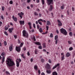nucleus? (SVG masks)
Here are the masks:
<instances>
[{
    "label": "nucleus",
    "instance_id": "obj_37",
    "mask_svg": "<svg viewBox=\"0 0 75 75\" xmlns=\"http://www.w3.org/2000/svg\"><path fill=\"white\" fill-rule=\"evenodd\" d=\"M41 21H42V22H43V20H42V19H40L38 21H39V22H40Z\"/></svg>",
    "mask_w": 75,
    "mask_h": 75
},
{
    "label": "nucleus",
    "instance_id": "obj_26",
    "mask_svg": "<svg viewBox=\"0 0 75 75\" xmlns=\"http://www.w3.org/2000/svg\"><path fill=\"white\" fill-rule=\"evenodd\" d=\"M23 45V43H21V44L19 46V47H22V46Z\"/></svg>",
    "mask_w": 75,
    "mask_h": 75
},
{
    "label": "nucleus",
    "instance_id": "obj_40",
    "mask_svg": "<svg viewBox=\"0 0 75 75\" xmlns=\"http://www.w3.org/2000/svg\"><path fill=\"white\" fill-rule=\"evenodd\" d=\"M4 34H5V35H6L7 36L8 35V34H7V32L5 31L4 32Z\"/></svg>",
    "mask_w": 75,
    "mask_h": 75
},
{
    "label": "nucleus",
    "instance_id": "obj_61",
    "mask_svg": "<svg viewBox=\"0 0 75 75\" xmlns=\"http://www.w3.org/2000/svg\"><path fill=\"white\" fill-rule=\"evenodd\" d=\"M37 27L38 29H39V28H40V26H39V25H37Z\"/></svg>",
    "mask_w": 75,
    "mask_h": 75
},
{
    "label": "nucleus",
    "instance_id": "obj_52",
    "mask_svg": "<svg viewBox=\"0 0 75 75\" xmlns=\"http://www.w3.org/2000/svg\"><path fill=\"white\" fill-rule=\"evenodd\" d=\"M67 13L68 15H69V11H67Z\"/></svg>",
    "mask_w": 75,
    "mask_h": 75
},
{
    "label": "nucleus",
    "instance_id": "obj_64",
    "mask_svg": "<svg viewBox=\"0 0 75 75\" xmlns=\"http://www.w3.org/2000/svg\"><path fill=\"white\" fill-rule=\"evenodd\" d=\"M41 75H45V74L43 72H42L41 73Z\"/></svg>",
    "mask_w": 75,
    "mask_h": 75
},
{
    "label": "nucleus",
    "instance_id": "obj_30",
    "mask_svg": "<svg viewBox=\"0 0 75 75\" xmlns=\"http://www.w3.org/2000/svg\"><path fill=\"white\" fill-rule=\"evenodd\" d=\"M43 48H45L46 47V46H45V43H43Z\"/></svg>",
    "mask_w": 75,
    "mask_h": 75
},
{
    "label": "nucleus",
    "instance_id": "obj_28",
    "mask_svg": "<svg viewBox=\"0 0 75 75\" xmlns=\"http://www.w3.org/2000/svg\"><path fill=\"white\" fill-rule=\"evenodd\" d=\"M72 50H73V48L72 47H70L69 49V51H72Z\"/></svg>",
    "mask_w": 75,
    "mask_h": 75
},
{
    "label": "nucleus",
    "instance_id": "obj_49",
    "mask_svg": "<svg viewBox=\"0 0 75 75\" xmlns=\"http://www.w3.org/2000/svg\"><path fill=\"white\" fill-rule=\"evenodd\" d=\"M47 30H48V28H49V27H48V26H47L46 27Z\"/></svg>",
    "mask_w": 75,
    "mask_h": 75
},
{
    "label": "nucleus",
    "instance_id": "obj_18",
    "mask_svg": "<svg viewBox=\"0 0 75 75\" xmlns=\"http://www.w3.org/2000/svg\"><path fill=\"white\" fill-rule=\"evenodd\" d=\"M35 44H36V45H41V43L40 42H36L35 43Z\"/></svg>",
    "mask_w": 75,
    "mask_h": 75
},
{
    "label": "nucleus",
    "instance_id": "obj_60",
    "mask_svg": "<svg viewBox=\"0 0 75 75\" xmlns=\"http://www.w3.org/2000/svg\"><path fill=\"white\" fill-rule=\"evenodd\" d=\"M57 42H58V40H56V41H55V44H57Z\"/></svg>",
    "mask_w": 75,
    "mask_h": 75
},
{
    "label": "nucleus",
    "instance_id": "obj_51",
    "mask_svg": "<svg viewBox=\"0 0 75 75\" xmlns=\"http://www.w3.org/2000/svg\"><path fill=\"white\" fill-rule=\"evenodd\" d=\"M72 11H74L75 10V8H74L72 7Z\"/></svg>",
    "mask_w": 75,
    "mask_h": 75
},
{
    "label": "nucleus",
    "instance_id": "obj_54",
    "mask_svg": "<svg viewBox=\"0 0 75 75\" xmlns=\"http://www.w3.org/2000/svg\"><path fill=\"white\" fill-rule=\"evenodd\" d=\"M33 27H34L35 28V24L33 23Z\"/></svg>",
    "mask_w": 75,
    "mask_h": 75
},
{
    "label": "nucleus",
    "instance_id": "obj_41",
    "mask_svg": "<svg viewBox=\"0 0 75 75\" xmlns=\"http://www.w3.org/2000/svg\"><path fill=\"white\" fill-rule=\"evenodd\" d=\"M5 28L6 31V30H7L8 29V28L7 27V26H5Z\"/></svg>",
    "mask_w": 75,
    "mask_h": 75
},
{
    "label": "nucleus",
    "instance_id": "obj_36",
    "mask_svg": "<svg viewBox=\"0 0 75 75\" xmlns=\"http://www.w3.org/2000/svg\"><path fill=\"white\" fill-rule=\"evenodd\" d=\"M17 59L18 60V61H19V62H21V59Z\"/></svg>",
    "mask_w": 75,
    "mask_h": 75
},
{
    "label": "nucleus",
    "instance_id": "obj_13",
    "mask_svg": "<svg viewBox=\"0 0 75 75\" xmlns=\"http://www.w3.org/2000/svg\"><path fill=\"white\" fill-rule=\"evenodd\" d=\"M53 9V6H52V5H50V8H49L50 11H52V10Z\"/></svg>",
    "mask_w": 75,
    "mask_h": 75
},
{
    "label": "nucleus",
    "instance_id": "obj_12",
    "mask_svg": "<svg viewBox=\"0 0 75 75\" xmlns=\"http://www.w3.org/2000/svg\"><path fill=\"white\" fill-rule=\"evenodd\" d=\"M12 18L15 21H17V18L14 17V15L13 16Z\"/></svg>",
    "mask_w": 75,
    "mask_h": 75
},
{
    "label": "nucleus",
    "instance_id": "obj_14",
    "mask_svg": "<svg viewBox=\"0 0 75 75\" xmlns=\"http://www.w3.org/2000/svg\"><path fill=\"white\" fill-rule=\"evenodd\" d=\"M16 62L17 67H19V66H20V63L19 62H18L17 60L16 61Z\"/></svg>",
    "mask_w": 75,
    "mask_h": 75
},
{
    "label": "nucleus",
    "instance_id": "obj_29",
    "mask_svg": "<svg viewBox=\"0 0 75 75\" xmlns=\"http://www.w3.org/2000/svg\"><path fill=\"white\" fill-rule=\"evenodd\" d=\"M41 62H44L45 60H44V59H43V58H42L41 59Z\"/></svg>",
    "mask_w": 75,
    "mask_h": 75
},
{
    "label": "nucleus",
    "instance_id": "obj_15",
    "mask_svg": "<svg viewBox=\"0 0 75 75\" xmlns=\"http://www.w3.org/2000/svg\"><path fill=\"white\" fill-rule=\"evenodd\" d=\"M70 55V54L68 52L66 53V57H69Z\"/></svg>",
    "mask_w": 75,
    "mask_h": 75
},
{
    "label": "nucleus",
    "instance_id": "obj_55",
    "mask_svg": "<svg viewBox=\"0 0 75 75\" xmlns=\"http://www.w3.org/2000/svg\"><path fill=\"white\" fill-rule=\"evenodd\" d=\"M61 8L62 10H63V9H64V6H61Z\"/></svg>",
    "mask_w": 75,
    "mask_h": 75
},
{
    "label": "nucleus",
    "instance_id": "obj_21",
    "mask_svg": "<svg viewBox=\"0 0 75 75\" xmlns=\"http://www.w3.org/2000/svg\"><path fill=\"white\" fill-rule=\"evenodd\" d=\"M21 57H22L23 58H24V59H25V56H24V54H21Z\"/></svg>",
    "mask_w": 75,
    "mask_h": 75
},
{
    "label": "nucleus",
    "instance_id": "obj_53",
    "mask_svg": "<svg viewBox=\"0 0 75 75\" xmlns=\"http://www.w3.org/2000/svg\"><path fill=\"white\" fill-rule=\"evenodd\" d=\"M33 40H34V41H35L36 40L35 39V36H33Z\"/></svg>",
    "mask_w": 75,
    "mask_h": 75
},
{
    "label": "nucleus",
    "instance_id": "obj_47",
    "mask_svg": "<svg viewBox=\"0 0 75 75\" xmlns=\"http://www.w3.org/2000/svg\"><path fill=\"white\" fill-rule=\"evenodd\" d=\"M6 73L7 74H8V75H10V73H9V72L8 71H6Z\"/></svg>",
    "mask_w": 75,
    "mask_h": 75
},
{
    "label": "nucleus",
    "instance_id": "obj_22",
    "mask_svg": "<svg viewBox=\"0 0 75 75\" xmlns=\"http://www.w3.org/2000/svg\"><path fill=\"white\" fill-rule=\"evenodd\" d=\"M12 50H13V46H11L9 47V50L11 51H12Z\"/></svg>",
    "mask_w": 75,
    "mask_h": 75
},
{
    "label": "nucleus",
    "instance_id": "obj_19",
    "mask_svg": "<svg viewBox=\"0 0 75 75\" xmlns=\"http://www.w3.org/2000/svg\"><path fill=\"white\" fill-rule=\"evenodd\" d=\"M34 14L35 16H38V13L36 12H34Z\"/></svg>",
    "mask_w": 75,
    "mask_h": 75
},
{
    "label": "nucleus",
    "instance_id": "obj_2",
    "mask_svg": "<svg viewBox=\"0 0 75 75\" xmlns=\"http://www.w3.org/2000/svg\"><path fill=\"white\" fill-rule=\"evenodd\" d=\"M60 31L61 33L63 34H64V35H67V32L65 29L63 28L61 29Z\"/></svg>",
    "mask_w": 75,
    "mask_h": 75
},
{
    "label": "nucleus",
    "instance_id": "obj_5",
    "mask_svg": "<svg viewBox=\"0 0 75 75\" xmlns=\"http://www.w3.org/2000/svg\"><path fill=\"white\" fill-rule=\"evenodd\" d=\"M47 2L49 5L53 4V0H47Z\"/></svg>",
    "mask_w": 75,
    "mask_h": 75
},
{
    "label": "nucleus",
    "instance_id": "obj_39",
    "mask_svg": "<svg viewBox=\"0 0 75 75\" xmlns=\"http://www.w3.org/2000/svg\"><path fill=\"white\" fill-rule=\"evenodd\" d=\"M69 35H70V36H72V32H70L69 33Z\"/></svg>",
    "mask_w": 75,
    "mask_h": 75
},
{
    "label": "nucleus",
    "instance_id": "obj_48",
    "mask_svg": "<svg viewBox=\"0 0 75 75\" xmlns=\"http://www.w3.org/2000/svg\"><path fill=\"white\" fill-rule=\"evenodd\" d=\"M27 55L28 56H30V52H28Z\"/></svg>",
    "mask_w": 75,
    "mask_h": 75
},
{
    "label": "nucleus",
    "instance_id": "obj_9",
    "mask_svg": "<svg viewBox=\"0 0 75 75\" xmlns=\"http://www.w3.org/2000/svg\"><path fill=\"white\" fill-rule=\"evenodd\" d=\"M13 30L14 29L13 28H11L9 29L8 30L10 33H11L13 32Z\"/></svg>",
    "mask_w": 75,
    "mask_h": 75
},
{
    "label": "nucleus",
    "instance_id": "obj_33",
    "mask_svg": "<svg viewBox=\"0 0 75 75\" xmlns=\"http://www.w3.org/2000/svg\"><path fill=\"white\" fill-rule=\"evenodd\" d=\"M4 46H6V45H7V42L4 41Z\"/></svg>",
    "mask_w": 75,
    "mask_h": 75
},
{
    "label": "nucleus",
    "instance_id": "obj_6",
    "mask_svg": "<svg viewBox=\"0 0 75 75\" xmlns=\"http://www.w3.org/2000/svg\"><path fill=\"white\" fill-rule=\"evenodd\" d=\"M57 22L58 23V27H61V26H62V24L61 23V21H60L59 20V19L57 20Z\"/></svg>",
    "mask_w": 75,
    "mask_h": 75
},
{
    "label": "nucleus",
    "instance_id": "obj_1",
    "mask_svg": "<svg viewBox=\"0 0 75 75\" xmlns=\"http://www.w3.org/2000/svg\"><path fill=\"white\" fill-rule=\"evenodd\" d=\"M6 64L8 67H12V66L15 65V64L14 63V62L11 61V60L10 59L6 61Z\"/></svg>",
    "mask_w": 75,
    "mask_h": 75
},
{
    "label": "nucleus",
    "instance_id": "obj_45",
    "mask_svg": "<svg viewBox=\"0 0 75 75\" xmlns=\"http://www.w3.org/2000/svg\"><path fill=\"white\" fill-rule=\"evenodd\" d=\"M2 24H3L2 22L1 21H0V27H1V26Z\"/></svg>",
    "mask_w": 75,
    "mask_h": 75
},
{
    "label": "nucleus",
    "instance_id": "obj_46",
    "mask_svg": "<svg viewBox=\"0 0 75 75\" xmlns=\"http://www.w3.org/2000/svg\"><path fill=\"white\" fill-rule=\"evenodd\" d=\"M10 4H13V1H10Z\"/></svg>",
    "mask_w": 75,
    "mask_h": 75
},
{
    "label": "nucleus",
    "instance_id": "obj_17",
    "mask_svg": "<svg viewBox=\"0 0 75 75\" xmlns=\"http://www.w3.org/2000/svg\"><path fill=\"white\" fill-rule=\"evenodd\" d=\"M34 69L36 70V71H38V66H37L35 65L34 66Z\"/></svg>",
    "mask_w": 75,
    "mask_h": 75
},
{
    "label": "nucleus",
    "instance_id": "obj_35",
    "mask_svg": "<svg viewBox=\"0 0 75 75\" xmlns=\"http://www.w3.org/2000/svg\"><path fill=\"white\" fill-rule=\"evenodd\" d=\"M47 67H48V68H50V64H47Z\"/></svg>",
    "mask_w": 75,
    "mask_h": 75
},
{
    "label": "nucleus",
    "instance_id": "obj_63",
    "mask_svg": "<svg viewBox=\"0 0 75 75\" xmlns=\"http://www.w3.org/2000/svg\"><path fill=\"white\" fill-rule=\"evenodd\" d=\"M14 37L15 38H17V35H14Z\"/></svg>",
    "mask_w": 75,
    "mask_h": 75
},
{
    "label": "nucleus",
    "instance_id": "obj_20",
    "mask_svg": "<svg viewBox=\"0 0 75 75\" xmlns=\"http://www.w3.org/2000/svg\"><path fill=\"white\" fill-rule=\"evenodd\" d=\"M52 75H57V73L56 71L53 72L52 73Z\"/></svg>",
    "mask_w": 75,
    "mask_h": 75
},
{
    "label": "nucleus",
    "instance_id": "obj_11",
    "mask_svg": "<svg viewBox=\"0 0 75 75\" xmlns=\"http://www.w3.org/2000/svg\"><path fill=\"white\" fill-rule=\"evenodd\" d=\"M19 23H20L21 25H24V21H19Z\"/></svg>",
    "mask_w": 75,
    "mask_h": 75
},
{
    "label": "nucleus",
    "instance_id": "obj_43",
    "mask_svg": "<svg viewBox=\"0 0 75 75\" xmlns=\"http://www.w3.org/2000/svg\"><path fill=\"white\" fill-rule=\"evenodd\" d=\"M38 73L39 74H41V72L40 71V69L38 70Z\"/></svg>",
    "mask_w": 75,
    "mask_h": 75
},
{
    "label": "nucleus",
    "instance_id": "obj_34",
    "mask_svg": "<svg viewBox=\"0 0 75 75\" xmlns=\"http://www.w3.org/2000/svg\"><path fill=\"white\" fill-rule=\"evenodd\" d=\"M52 37H53V35L52 33H51L50 35V37L51 38H52Z\"/></svg>",
    "mask_w": 75,
    "mask_h": 75
},
{
    "label": "nucleus",
    "instance_id": "obj_3",
    "mask_svg": "<svg viewBox=\"0 0 75 75\" xmlns=\"http://www.w3.org/2000/svg\"><path fill=\"white\" fill-rule=\"evenodd\" d=\"M1 56H3L2 59V62H1L2 64H3L4 62V59H5V57H6V54H5V52H2L1 54Z\"/></svg>",
    "mask_w": 75,
    "mask_h": 75
},
{
    "label": "nucleus",
    "instance_id": "obj_50",
    "mask_svg": "<svg viewBox=\"0 0 75 75\" xmlns=\"http://www.w3.org/2000/svg\"><path fill=\"white\" fill-rule=\"evenodd\" d=\"M69 44H71V42L70 41H68Z\"/></svg>",
    "mask_w": 75,
    "mask_h": 75
},
{
    "label": "nucleus",
    "instance_id": "obj_56",
    "mask_svg": "<svg viewBox=\"0 0 75 75\" xmlns=\"http://www.w3.org/2000/svg\"><path fill=\"white\" fill-rule=\"evenodd\" d=\"M30 61L31 62H32L33 61V59L31 58L30 59Z\"/></svg>",
    "mask_w": 75,
    "mask_h": 75
},
{
    "label": "nucleus",
    "instance_id": "obj_23",
    "mask_svg": "<svg viewBox=\"0 0 75 75\" xmlns=\"http://www.w3.org/2000/svg\"><path fill=\"white\" fill-rule=\"evenodd\" d=\"M46 72L47 74H51V71H50L48 70H47Z\"/></svg>",
    "mask_w": 75,
    "mask_h": 75
},
{
    "label": "nucleus",
    "instance_id": "obj_38",
    "mask_svg": "<svg viewBox=\"0 0 75 75\" xmlns=\"http://www.w3.org/2000/svg\"><path fill=\"white\" fill-rule=\"evenodd\" d=\"M42 2L43 5L44 4V0H42Z\"/></svg>",
    "mask_w": 75,
    "mask_h": 75
},
{
    "label": "nucleus",
    "instance_id": "obj_10",
    "mask_svg": "<svg viewBox=\"0 0 75 75\" xmlns=\"http://www.w3.org/2000/svg\"><path fill=\"white\" fill-rule=\"evenodd\" d=\"M59 66V64L58 63L57 64H56L55 66H54L53 68L52 69H55V68H56L57 67H58Z\"/></svg>",
    "mask_w": 75,
    "mask_h": 75
},
{
    "label": "nucleus",
    "instance_id": "obj_59",
    "mask_svg": "<svg viewBox=\"0 0 75 75\" xmlns=\"http://www.w3.org/2000/svg\"><path fill=\"white\" fill-rule=\"evenodd\" d=\"M2 10L3 11L4 10V7H2Z\"/></svg>",
    "mask_w": 75,
    "mask_h": 75
},
{
    "label": "nucleus",
    "instance_id": "obj_16",
    "mask_svg": "<svg viewBox=\"0 0 75 75\" xmlns=\"http://www.w3.org/2000/svg\"><path fill=\"white\" fill-rule=\"evenodd\" d=\"M46 23V24L47 25H51V23L50 21H47Z\"/></svg>",
    "mask_w": 75,
    "mask_h": 75
},
{
    "label": "nucleus",
    "instance_id": "obj_44",
    "mask_svg": "<svg viewBox=\"0 0 75 75\" xmlns=\"http://www.w3.org/2000/svg\"><path fill=\"white\" fill-rule=\"evenodd\" d=\"M28 25H29V26H31V24L30 22H29L28 23Z\"/></svg>",
    "mask_w": 75,
    "mask_h": 75
},
{
    "label": "nucleus",
    "instance_id": "obj_62",
    "mask_svg": "<svg viewBox=\"0 0 75 75\" xmlns=\"http://www.w3.org/2000/svg\"><path fill=\"white\" fill-rule=\"evenodd\" d=\"M69 31H71V28H70L69 29Z\"/></svg>",
    "mask_w": 75,
    "mask_h": 75
},
{
    "label": "nucleus",
    "instance_id": "obj_8",
    "mask_svg": "<svg viewBox=\"0 0 75 75\" xmlns=\"http://www.w3.org/2000/svg\"><path fill=\"white\" fill-rule=\"evenodd\" d=\"M18 16H19V17L21 18H23L22 16H24V13H23V12H21L20 13H18Z\"/></svg>",
    "mask_w": 75,
    "mask_h": 75
},
{
    "label": "nucleus",
    "instance_id": "obj_31",
    "mask_svg": "<svg viewBox=\"0 0 75 75\" xmlns=\"http://www.w3.org/2000/svg\"><path fill=\"white\" fill-rule=\"evenodd\" d=\"M18 44H20L21 43V41L20 40L18 39Z\"/></svg>",
    "mask_w": 75,
    "mask_h": 75
},
{
    "label": "nucleus",
    "instance_id": "obj_32",
    "mask_svg": "<svg viewBox=\"0 0 75 75\" xmlns=\"http://www.w3.org/2000/svg\"><path fill=\"white\" fill-rule=\"evenodd\" d=\"M38 48L39 49H40V50H41L42 49V46L40 45L38 47Z\"/></svg>",
    "mask_w": 75,
    "mask_h": 75
},
{
    "label": "nucleus",
    "instance_id": "obj_27",
    "mask_svg": "<svg viewBox=\"0 0 75 75\" xmlns=\"http://www.w3.org/2000/svg\"><path fill=\"white\" fill-rule=\"evenodd\" d=\"M39 31L40 33H42V28H40Z\"/></svg>",
    "mask_w": 75,
    "mask_h": 75
},
{
    "label": "nucleus",
    "instance_id": "obj_4",
    "mask_svg": "<svg viewBox=\"0 0 75 75\" xmlns=\"http://www.w3.org/2000/svg\"><path fill=\"white\" fill-rule=\"evenodd\" d=\"M23 35L24 36V37H26V38H28V33L26 32L25 30H23Z\"/></svg>",
    "mask_w": 75,
    "mask_h": 75
},
{
    "label": "nucleus",
    "instance_id": "obj_57",
    "mask_svg": "<svg viewBox=\"0 0 75 75\" xmlns=\"http://www.w3.org/2000/svg\"><path fill=\"white\" fill-rule=\"evenodd\" d=\"M1 19H2L3 20L4 18H3V16H1Z\"/></svg>",
    "mask_w": 75,
    "mask_h": 75
},
{
    "label": "nucleus",
    "instance_id": "obj_25",
    "mask_svg": "<svg viewBox=\"0 0 75 75\" xmlns=\"http://www.w3.org/2000/svg\"><path fill=\"white\" fill-rule=\"evenodd\" d=\"M58 36L57 35H56L55 36V38H54V39L55 40H57V39H58Z\"/></svg>",
    "mask_w": 75,
    "mask_h": 75
},
{
    "label": "nucleus",
    "instance_id": "obj_24",
    "mask_svg": "<svg viewBox=\"0 0 75 75\" xmlns=\"http://www.w3.org/2000/svg\"><path fill=\"white\" fill-rule=\"evenodd\" d=\"M65 56L64 55L63 56H61V58H62V61H63L64 59V56Z\"/></svg>",
    "mask_w": 75,
    "mask_h": 75
},
{
    "label": "nucleus",
    "instance_id": "obj_42",
    "mask_svg": "<svg viewBox=\"0 0 75 75\" xmlns=\"http://www.w3.org/2000/svg\"><path fill=\"white\" fill-rule=\"evenodd\" d=\"M38 23H39V24H40V25H42V23H41V22H39V21H38Z\"/></svg>",
    "mask_w": 75,
    "mask_h": 75
},
{
    "label": "nucleus",
    "instance_id": "obj_7",
    "mask_svg": "<svg viewBox=\"0 0 75 75\" xmlns=\"http://www.w3.org/2000/svg\"><path fill=\"white\" fill-rule=\"evenodd\" d=\"M16 51L20 52L21 51V48L18 47H16Z\"/></svg>",
    "mask_w": 75,
    "mask_h": 75
},
{
    "label": "nucleus",
    "instance_id": "obj_58",
    "mask_svg": "<svg viewBox=\"0 0 75 75\" xmlns=\"http://www.w3.org/2000/svg\"><path fill=\"white\" fill-rule=\"evenodd\" d=\"M35 54H37V50H35Z\"/></svg>",
    "mask_w": 75,
    "mask_h": 75
}]
</instances>
